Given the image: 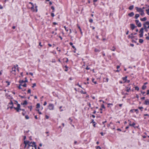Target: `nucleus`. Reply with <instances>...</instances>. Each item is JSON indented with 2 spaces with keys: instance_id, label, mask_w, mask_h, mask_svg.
<instances>
[{
  "instance_id": "obj_16",
  "label": "nucleus",
  "mask_w": 149,
  "mask_h": 149,
  "mask_svg": "<svg viewBox=\"0 0 149 149\" xmlns=\"http://www.w3.org/2000/svg\"><path fill=\"white\" fill-rule=\"evenodd\" d=\"M130 27L131 29L133 30L135 28V25L133 24H130Z\"/></svg>"
},
{
  "instance_id": "obj_45",
  "label": "nucleus",
  "mask_w": 149,
  "mask_h": 149,
  "mask_svg": "<svg viewBox=\"0 0 149 149\" xmlns=\"http://www.w3.org/2000/svg\"><path fill=\"white\" fill-rule=\"evenodd\" d=\"M51 8L53 10L52 12H54V7L53 6H52L51 7Z\"/></svg>"
},
{
  "instance_id": "obj_17",
  "label": "nucleus",
  "mask_w": 149,
  "mask_h": 149,
  "mask_svg": "<svg viewBox=\"0 0 149 149\" xmlns=\"http://www.w3.org/2000/svg\"><path fill=\"white\" fill-rule=\"evenodd\" d=\"M134 15V13L133 12H131L130 13L128 14V15L130 17H132Z\"/></svg>"
},
{
  "instance_id": "obj_10",
  "label": "nucleus",
  "mask_w": 149,
  "mask_h": 149,
  "mask_svg": "<svg viewBox=\"0 0 149 149\" xmlns=\"http://www.w3.org/2000/svg\"><path fill=\"white\" fill-rule=\"evenodd\" d=\"M146 25H149V21H147L144 23L143 25L144 28H146Z\"/></svg>"
},
{
  "instance_id": "obj_24",
  "label": "nucleus",
  "mask_w": 149,
  "mask_h": 149,
  "mask_svg": "<svg viewBox=\"0 0 149 149\" xmlns=\"http://www.w3.org/2000/svg\"><path fill=\"white\" fill-rule=\"evenodd\" d=\"M133 8H134V6L133 5H132V6H130L129 7V9L130 10H132V9H133Z\"/></svg>"
},
{
  "instance_id": "obj_53",
  "label": "nucleus",
  "mask_w": 149,
  "mask_h": 149,
  "mask_svg": "<svg viewBox=\"0 0 149 149\" xmlns=\"http://www.w3.org/2000/svg\"><path fill=\"white\" fill-rule=\"evenodd\" d=\"M144 29H145L146 31H147V29H149V25H148V26H146V28H144Z\"/></svg>"
},
{
  "instance_id": "obj_27",
  "label": "nucleus",
  "mask_w": 149,
  "mask_h": 149,
  "mask_svg": "<svg viewBox=\"0 0 149 149\" xmlns=\"http://www.w3.org/2000/svg\"><path fill=\"white\" fill-rule=\"evenodd\" d=\"M94 51L95 52H100V50L97 48H95L94 49Z\"/></svg>"
},
{
  "instance_id": "obj_46",
  "label": "nucleus",
  "mask_w": 149,
  "mask_h": 149,
  "mask_svg": "<svg viewBox=\"0 0 149 149\" xmlns=\"http://www.w3.org/2000/svg\"><path fill=\"white\" fill-rule=\"evenodd\" d=\"M31 93V90L30 89H29L27 91V93L29 94L30 93Z\"/></svg>"
},
{
  "instance_id": "obj_44",
  "label": "nucleus",
  "mask_w": 149,
  "mask_h": 149,
  "mask_svg": "<svg viewBox=\"0 0 149 149\" xmlns=\"http://www.w3.org/2000/svg\"><path fill=\"white\" fill-rule=\"evenodd\" d=\"M26 113V112L25 111L22 113V114L23 116H24Z\"/></svg>"
},
{
  "instance_id": "obj_59",
  "label": "nucleus",
  "mask_w": 149,
  "mask_h": 149,
  "mask_svg": "<svg viewBox=\"0 0 149 149\" xmlns=\"http://www.w3.org/2000/svg\"><path fill=\"white\" fill-rule=\"evenodd\" d=\"M25 80L24 81V83H26V82H28V80L27 79V78L26 77L25 78Z\"/></svg>"
},
{
  "instance_id": "obj_20",
  "label": "nucleus",
  "mask_w": 149,
  "mask_h": 149,
  "mask_svg": "<svg viewBox=\"0 0 149 149\" xmlns=\"http://www.w3.org/2000/svg\"><path fill=\"white\" fill-rule=\"evenodd\" d=\"M95 79L93 78H92V81L95 84H97L96 81H95Z\"/></svg>"
},
{
  "instance_id": "obj_29",
  "label": "nucleus",
  "mask_w": 149,
  "mask_h": 149,
  "mask_svg": "<svg viewBox=\"0 0 149 149\" xmlns=\"http://www.w3.org/2000/svg\"><path fill=\"white\" fill-rule=\"evenodd\" d=\"M27 104V102L26 100H25L23 103L22 104L21 103V104L22 105H26Z\"/></svg>"
},
{
  "instance_id": "obj_30",
  "label": "nucleus",
  "mask_w": 149,
  "mask_h": 149,
  "mask_svg": "<svg viewBox=\"0 0 149 149\" xmlns=\"http://www.w3.org/2000/svg\"><path fill=\"white\" fill-rule=\"evenodd\" d=\"M146 85H143L142 87V89L143 90H145L146 88Z\"/></svg>"
},
{
  "instance_id": "obj_48",
  "label": "nucleus",
  "mask_w": 149,
  "mask_h": 149,
  "mask_svg": "<svg viewBox=\"0 0 149 149\" xmlns=\"http://www.w3.org/2000/svg\"><path fill=\"white\" fill-rule=\"evenodd\" d=\"M89 22L90 23H92L93 22V20L92 19H90L89 20Z\"/></svg>"
},
{
  "instance_id": "obj_56",
  "label": "nucleus",
  "mask_w": 149,
  "mask_h": 149,
  "mask_svg": "<svg viewBox=\"0 0 149 149\" xmlns=\"http://www.w3.org/2000/svg\"><path fill=\"white\" fill-rule=\"evenodd\" d=\"M111 124H112V123L111 122L110 124H108L107 125L108 127H109Z\"/></svg>"
},
{
  "instance_id": "obj_9",
  "label": "nucleus",
  "mask_w": 149,
  "mask_h": 149,
  "mask_svg": "<svg viewBox=\"0 0 149 149\" xmlns=\"http://www.w3.org/2000/svg\"><path fill=\"white\" fill-rule=\"evenodd\" d=\"M136 24L139 27H141V23L139 22V20H136L135 21Z\"/></svg>"
},
{
  "instance_id": "obj_54",
  "label": "nucleus",
  "mask_w": 149,
  "mask_h": 149,
  "mask_svg": "<svg viewBox=\"0 0 149 149\" xmlns=\"http://www.w3.org/2000/svg\"><path fill=\"white\" fill-rule=\"evenodd\" d=\"M87 104L89 107H91V104L90 103L88 102H87Z\"/></svg>"
},
{
  "instance_id": "obj_49",
  "label": "nucleus",
  "mask_w": 149,
  "mask_h": 149,
  "mask_svg": "<svg viewBox=\"0 0 149 149\" xmlns=\"http://www.w3.org/2000/svg\"><path fill=\"white\" fill-rule=\"evenodd\" d=\"M6 83L7 84V86H9L10 85V82L8 81H6Z\"/></svg>"
},
{
  "instance_id": "obj_15",
  "label": "nucleus",
  "mask_w": 149,
  "mask_h": 149,
  "mask_svg": "<svg viewBox=\"0 0 149 149\" xmlns=\"http://www.w3.org/2000/svg\"><path fill=\"white\" fill-rule=\"evenodd\" d=\"M127 77V76H126L125 77H122V79L124 81V83H125L126 82Z\"/></svg>"
},
{
  "instance_id": "obj_57",
  "label": "nucleus",
  "mask_w": 149,
  "mask_h": 149,
  "mask_svg": "<svg viewBox=\"0 0 149 149\" xmlns=\"http://www.w3.org/2000/svg\"><path fill=\"white\" fill-rule=\"evenodd\" d=\"M139 109H140V110H141V111H142V110H141L142 109H143V107H139Z\"/></svg>"
},
{
  "instance_id": "obj_3",
  "label": "nucleus",
  "mask_w": 149,
  "mask_h": 149,
  "mask_svg": "<svg viewBox=\"0 0 149 149\" xmlns=\"http://www.w3.org/2000/svg\"><path fill=\"white\" fill-rule=\"evenodd\" d=\"M18 65H14L12 68V70L11 71V72L14 75L16 74V70L19 71L18 68L17 67Z\"/></svg>"
},
{
  "instance_id": "obj_43",
  "label": "nucleus",
  "mask_w": 149,
  "mask_h": 149,
  "mask_svg": "<svg viewBox=\"0 0 149 149\" xmlns=\"http://www.w3.org/2000/svg\"><path fill=\"white\" fill-rule=\"evenodd\" d=\"M101 107L103 109H105V107L104 104H102L101 105Z\"/></svg>"
},
{
  "instance_id": "obj_13",
  "label": "nucleus",
  "mask_w": 149,
  "mask_h": 149,
  "mask_svg": "<svg viewBox=\"0 0 149 149\" xmlns=\"http://www.w3.org/2000/svg\"><path fill=\"white\" fill-rule=\"evenodd\" d=\"M135 8L137 11L139 13L141 12L143 10L142 9L138 7H136Z\"/></svg>"
},
{
  "instance_id": "obj_21",
  "label": "nucleus",
  "mask_w": 149,
  "mask_h": 149,
  "mask_svg": "<svg viewBox=\"0 0 149 149\" xmlns=\"http://www.w3.org/2000/svg\"><path fill=\"white\" fill-rule=\"evenodd\" d=\"M80 92L81 94H86V91H84L83 90H81V91H80Z\"/></svg>"
},
{
  "instance_id": "obj_36",
  "label": "nucleus",
  "mask_w": 149,
  "mask_h": 149,
  "mask_svg": "<svg viewBox=\"0 0 149 149\" xmlns=\"http://www.w3.org/2000/svg\"><path fill=\"white\" fill-rule=\"evenodd\" d=\"M146 12L147 14L148 15H149V8L148 9H146Z\"/></svg>"
},
{
  "instance_id": "obj_19",
  "label": "nucleus",
  "mask_w": 149,
  "mask_h": 149,
  "mask_svg": "<svg viewBox=\"0 0 149 149\" xmlns=\"http://www.w3.org/2000/svg\"><path fill=\"white\" fill-rule=\"evenodd\" d=\"M147 20V18L146 17H144L143 18H140L141 21H144Z\"/></svg>"
},
{
  "instance_id": "obj_22",
  "label": "nucleus",
  "mask_w": 149,
  "mask_h": 149,
  "mask_svg": "<svg viewBox=\"0 0 149 149\" xmlns=\"http://www.w3.org/2000/svg\"><path fill=\"white\" fill-rule=\"evenodd\" d=\"M65 29V31L66 32H68V31L69 29L67 27H66L65 26H64L63 27Z\"/></svg>"
},
{
  "instance_id": "obj_63",
  "label": "nucleus",
  "mask_w": 149,
  "mask_h": 149,
  "mask_svg": "<svg viewBox=\"0 0 149 149\" xmlns=\"http://www.w3.org/2000/svg\"><path fill=\"white\" fill-rule=\"evenodd\" d=\"M100 113H102V108H100Z\"/></svg>"
},
{
  "instance_id": "obj_31",
  "label": "nucleus",
  "mask_w": 149,
  "mask_h": 149,
  "mask_svg": "<svg viewBox=\"0 0 149 149\" xmlns=\"http://www.w3.org/2000/svg\"><path fill=\"white\" fill-rule=\"evenodd\" d=\"M115 49H116V48L114 46H113L112 47V48L110 49L112 51H115Z\"/></svg>"
},
{
  "instance_id": "obj_2",
  "label": "nucleus",
  "mask_w": 149,
  "mask_h": 149,
  "mask_svg": "<svg viewBox=\"0 0 149 149\" xmlns=\"http://www.w3.org/2000/svg\"><path fill=\"white\" fill-rule=\"evenodd\" d=\"M29 4H31V7L29 8L30 9L32 12H35L36 13L38 12V6L36 5V4L34 5L31 2H29Z\"/></svg>"
},
{
  "instance_id": "obj_7",
  "label": "nucleus",
  "mask_w": 149,
  "mask_h": 149,
  "mask_svg": "<svg viewBox=\"0 0 149 149\" xmlns=\"http://www.w3.org/2000/svg\"><path fill=\"white\" fill-rule=\"evenodd\" d=\"M48 107L49 110H53L54 109V105L53 104L50 103L49 104Z\"/></svg>"
},
{
  "instance_id": "obj_52",
  "label": "nucleus",
  "mask_w": 149,
  "mask_h": 149,
  "mask_svg": "<svg viewBox=\"0 0 149 149\" xmlns=\"http://www.w3.org/2000/svg\"><path fill=\"white\" fill-rule=\"evenodd\" d=\"M96 149H101V147L100 146H97L96 147Z\"/></svg>"
},
{
  "instance_id": "obj_51",
  "label": "nucleus",
  "mask_w": 149,
  "mask_h": 149,
  "mask_svg": "<svg viewBox=\"0 0 149 149\" xmlns=\"http://www.w3.org/2000/svg\"><path fill=\"white\" fill-rule=\"evenodd\" d=\"M36 86V83H34L33 84V86H32V88H34V87Z\"/></svg>"
},
{
  "instance_id": "obj_32",
  "label": "nucleus",
  "mask_w": 149,
  "mask_h": 149,
  "mask_svg": "<svg viewBox=\"0 0 149 149\" xmlns=\"http://www.w3.org/2000/svg\"><path fill=\"white\" fill-rule=\"evenodd\" d=\"M72 47L74 49V53H75L76 52V48L75 47H74V45H72Z\"/></svg>"
},
{
  "instance_id": "obj_58",
  "label": "nucleus",
  "mask_w": 149,
  "mask_h": 149,
  "mask_svg": "<svg viewBox=\"0 0 149 149\" xmlns=\"http://www.w3.org/2000/svg\"><path fill=\"white\" fill-rule=\"evenodd\" d=\"M51 16L53 17L55 15H54V13H51Z\"/></svg>"
},
{
  "instance_id": "obj_35",
  "label": "nucleus",
  "mask_w": 149,
  "mask_h": 149,
  "mask_svg": "<svg viewBox=\"0 0 149 149\" xmlns=\"http://www.w3.org/2000/svg\"><path fill=\"white\" fill-rule=\"evenodd\" d=\"M141 15H142L144 14L143 10L141 12L139 13Z\"/></svg>"
},
{
  "instance_id": "obj_39",
  "label": "nucleus",
  "mask_w": 149,
  "mask_h": 149,
  "mask_svg": "<svg viewBox=\"0 0 149 149\" xmlns=\"http://www.w3.org/2000/svg\"><path fill=\"white\" fill-rule=\"evenodd\" d=\"M86 94V96L85 97V98L86 99H88V98H89V95L87 93Z\"/></svg>"
},
{
  "instance_id": "obj_38",
  "label": "nucleus",
  "mask_w": 149,
  "mask_h": 149,
  "mask_svg": "<svg viewBox=\"0 0 149 149\" xmlns=\"http://www.w3.org/2000/svg\"><path fill=\"white\" fill-rule=\"evenodd\" d=\"M56 50L57 51H58L59 52H61V49L59 48L58 47H57L56 48Z\"/></svg>"
},
{
  "instance_id": "obj_64",
  "label": "nucleus",
  "mask_w": 149,
  "mask_h": 149,
  "mask_svg": "<svg viewBox=\"0 0 149 149\" xmlns=\"http://www.w3.org/2000/svg\"><path fill=\"white\" fill-rule=\"evenodd\" d=\"M149 94V90H148L147 91V93H146V95H148Z\"/></svg>"
},
{
  "instance_id": "obj_41",
  "label": "nucleus",
  "mask_w": 149,
  "mask_h": 149,
  "mask_svg": "<svg viewBox=\"0 0 149 149\" xmlns=\"http://www.w3.org/2000/svg\"><path fill=\"white\" fill-rule=\"evenodd\" d=\"M143 33H140V34H139V37H140V38L142 37L143 36Z\"/></svg>"
},
{
  "instance_id": "obj_8",
  "label": "nucleus",
  "mask_w": 149,
  "mask_h": 149,
  "mask_svg": "<svg viewBox=\"0 0 149 149\" xmlns=\"http://www.w3.org/2000/svg\"><path fill=\"white\" fill-rule=\"evenodd\" d=\"M13 103L11 100H10V102L8 104V106H9L10 109H11L13 108Z\"/></svg>"
},
{
  "instance_id": "obj_61",
  "label": "nucleus",
  "mask_w": 149,
  "mask_h": 149,
  "mask_svg": "<svg viewBox=\"0 0 149 149\" xmlns=\"http://www.w3.org/2000/svg\"><path fill=\"white\" fill-rule=\"evenodd\" d=\"M102 54L103 56H105V54L104 53V52H102Z\"/></svg>"
},
{
  "instance_id": "obj_12",
  "label": "nucleus",
  "mask_w": 149,
  "mask_h": 149,
  "mask_svg": "<svg viewBox=\"0 0 149 149\" xmlns=\"http://www.w3.org/2000/svg\"><path fill=\"white\" fill-rule=\"evenodd\" d=\"M144 104L146 105H149V100L146 99V100L144 102Z\"/></svg>"
},
{
  "instance_id": "obj_50",
  "label": "nucleus",
  "mask_w": 149,
  "mask_h": 149,
  "mask_svg": "<svg viewBox=\"0 0 149 149\" xmlns=\"http://www.w3.org/2000/svg\"><path fill=\"white\" fill-rule=\"evenodd\" d=\"M76 85L78 86L79 87L82 88H83L81 87V85H79V83H78Z\"/></svg>"
},
{
  "instance_id": "obj_62",
  "label": "nucleus",
  "mask_w": 149,
  "mask_h": 149,
  "mask_svg": "<svg viewBox=\"0 0 149 149\" xmlns=\"http://www.w3.org/2000/svg\"><path fill=\"white\" fill-rule=\"evenodd\" d=\"M141 93L143 95H145L144 94L145 93V92H143L142 91H141Z\"/></svg>"
},
{
  "instance_id": "obj_23",
  "label": "nucleus",
  "mask_w": 149,
  "mask_h": 149,
  "mask_svg": "<svg viewBox=\"0 0 149 149\" xmlns=\"http://www.w3.org/2000/svg\"><path fill=\"white\" fill-rule=\"evenodd\" d=\"M139 33H143V29L142 28L140 30Z\"/></svg>"
},
{
  "instance_id": "obj_5",
  "label": "nucleus",
  "mask_w": 149,
  "mask_h": 149,
  "mask_svg": "<svg viewBox=\"0 0 149 149\" xmlns=\"http://www.w3.org/2000/svg\"><path fill=\"white\" fill-rule=\"evenodd\" d=\"M131 84H129L128 85L125 87L126 89L125 90L126 92H129L131 90V87L130 86V85Z\"/></svg>"
},
{
  "instance_id": "obj_14",
  "label": "nucleus",
  "mask_w": 149,
  "mask_h": 149,
  "mask_svg": "<svg viewBox=\"0 0 149 149\" xmlns=\"http://www.w3.org/2000/svg\"><path fill=\"white\" fill-rule=\"evenodd\" d=\"M134 36H133V33H132L130 35H129L127 36V38L128 39H130V38L131 39H133L134 38Z\"/></svg>"
},
{
  "instance_id": "obj_26",
  "label": "nucleus",
  "mask_w": 149,
  "mask_h": 149,
  "mask_svg": "<svg viewBox=\"0 0 149 149\" xmlns=\"http://www.w3.org/2000/svg\"><path fill=\"white\" fill-rule=\"evenodd\" d=\"M36 108L37 109L39 108L40 107V105L39 103H37L36 105Z\"/></svg>"
},
{
  "instance_id": "obj_37",
  "label": "nucleus",
  "mask_w": 149,
  "mask_h": 149,
  "mask_svg": "<svg viewBox=\"0 0 149 149\" xmlns=\"http://www.w3.org/2000/svg\"><path fill=\"white\" fill-rule=\"evenodd\" d=\"M28 108L30 109V111H31V110L32 109V106H28Z\"/></svg>"
},
{
  "instance_id": "obj_18",
  "label": "nucleus",
  "mask_w": 149,
  "mask_h": 149,
  "mask_svg": "<svg viewBox=\"0 0 149 149\" xmlns=\"http://www.w3.org/2000/svg\"><path fill=\"white\" fill-rule=\"evenodd\" d=\"M92 121L91 123H93V126L94 127H95V125L96 124V123L94 121V120L93 119H92L91 120Z\"/></svg>"
},
{
  "instance_id": "obj_11",
  "label": "nucleus",
  "mask_w": 149,
  "mask_h": 149,
  "mask_svg": "<svg viewBox=\"0 0 149 149\" xmlns=\"http://www.w3.org/2000/svg\"><path fill=\"white\" fill-rule=\"evenodd\" d=\"M131 121H130V123H129V125L130 126L133 127L135 128H137V127L135 126V125L136 124L134 122L132 124H131Z\"/></svg>"
},
{
  "instance_id": "obj_60",
  "label": "nucleus",
  "mask_w": 149,
  "mask_h": 149,
  "mask_svg": "<svg viewBox=\"0 0 149 149\" xmlns=\"http://www.w3.org/2000/svg\"><path fill=\"white\" fill-rule=\"evenodd\" d=\"M52 34H54V35H56L57 34V33L56 32H55V33L54 31H53L52 32Z\"/></svg>"
},
{
  "instance_id": "obj_40",
  "label": "nucleus",
  "mask_w": 149,
  "mask_h": 149,
  "mask_svg": "<svg viewBox=\"0 0 149 149\" xmlns=\"http://www.w3.org/2000/svg\"><path fill=\"white\" fill-rule=\"evenodd\" d=\"M107 105H108V106H107L108 107H109L110 105L113 106V104L112 103H108L107 104Z\"/></svg>"
},
{
  "instance_id": "obj_6",
  "label": "nucleus",
  "mask_w": 149,
  "mask_h": 149,
  "mask_svg": "<svg viewBox=\"0 0 149 149\" xmlns=\"http://www.w3.org/2000/svg\"><path fill=\"white\" fill-rule=\"evenodd\" d=\"M19 83H20L22 86L24 87H26V84L24 83V81L23 80H20L19 81Z\"/></svg>"
},
{
  "instance_id": "obj_25",
  "label": "nucleus",
  "mask_w": 149,
  "mask_h": 149,
  "mask_svg": "<svg viewBox=\"0 0 149 149\" xmlns=\"http://www.w3.org/2000/svg\"><path fill=\"white\" fill-rule=\"evenodd\" d=\"M139 15L138 14H137L135 15V18L136 19H137L139 17Z\"/></svg>"
},
{
  "instance_id": "obj_34",
  "label": "nucleus",
  "mask_w": 149,
  "mask_h": 149,
  "mask_svg": "<svg viewBox=\"0 0 149 149\" xmlns=\"http://www.w3.org/2000/svg\"><path fill=\"white\" fill-rule=\"evenodd\" d=\"M65 71H68V67L67 66V65H65Z\"/></svg>"
},
{
  "instance_id": "obj_1",
  "label": "nucleus",
  "mask_w": 149,
  "mask_h": 149,
  "mask_svg": "<svg viewBox=\"0 0 149 149\" xmlns=\"http://www.w3.org/2000/svg\"><path fill=\"white\" fill-rule=\"evenodd\" d=\"M24 143L25 145L24 148H25L28 145L27 148H30L31 147L33 148L34 149H36V143L35 142H30L29 141H24Z\"/></svg>"
},
{
  "instance_id": "obj_33",
  "label": "nucleus",
  "mask_w": 149,
  "mask_h": 149,
  "mask_svg": "<svg viewBox=\"0 0 149 149\" xmlns=\"http://www.w3.org/2000/svg\"><path fill=\"white\" fill-rule=\"evenodd\" d=\"M135 89L136 90H137V91H139V87L137 86H136L135 87Z\"/></svg>"
},
{
  "instance_id": "obj_55",
  "label": "nucleus",
  "mask_w": 149,
  "mask_h": 149,
  "mask_svg": "<svg viewBox=\"0 0 149 149\" xmlns=\"http://www.w3.org/2000/svg\"><path fill=\"white\" fill-rule=\"evenodd\" d=\"M134 111H135V112H136V113H138V110L137 109H134Z\"/></svg>"
},
{
  "instance_id": "obj_4",
  "label": "nucleus",
  "mask_w": 149,
  "mask_h": 149,
  "mask_svg": "<svg viewBox=\"0 0 149 149\" xmlns=\"http://www.w3.org/2000/svg\"><path fill=\"white\" fill-rule=\"evenodd\" d=\"M20 105L19 104H17V106L16 107H14V108L17 111V112H19V110H22L24 111H25V110L23 109H20Z\"/></svg>"
},
{
  "instance_id": "obj_28",
  "label": "nucleus",
  "mask_w": 149,
  "mask_h": 149,
  "mask_svg": "<svg viewBox=\"0 0 149 149\" xmlns=\"http://www.w3.org/2000/svg\"><path fill=\"white\" fill-rule=\"evenodd\" d=\"M143 40L142 39H140L139 40V42L141 43H143Z\"/></svg>"
},
{
  "instance_id": "obj_42",
  "label": "nucleus",
  "mask_w": 149,
  "mask_h": 149,
  "mask_svg": "<svg viewBox=\"0 0 149 149\" xmlns=\"http://www.w3.org/2000/svg\"><path fill=\"white\" fill-rule=\"evenodd\" d=\"M21 86H22V85H21V84H20L19 86L18 87V88L19 89H21L22 88L21 87Z\"/></svg>"
},
{
  "instance_id": "obj_47",
  "label": "nucleus",
  "mask_w": 149,
  "mask_h": 149,
  "mask_svg": "<svg viewBox=\"0 0 149 149\" xmlns=\"http://www.w3.org/2000/svg\"><path fill=\"white\" fill-rule=\"evenodd\" d=\"M25 118L26 119H28L29 118V117L27 115H26L25 116Z\"/></svg>"
}]
</instances>
